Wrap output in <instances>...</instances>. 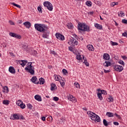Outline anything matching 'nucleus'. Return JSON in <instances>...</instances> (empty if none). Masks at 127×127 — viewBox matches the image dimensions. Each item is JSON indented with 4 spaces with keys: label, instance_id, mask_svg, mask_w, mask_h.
Here are the masks:
<instances>
[{
    "label": "nucleus",
    "instance_id": "21",
    "mask_svg": "<svg viewBox=\"0 0 127 127\" xmlns=\"http://www.w3.org/2000/svg\"><path fill=\"white\" fill-rule=\"evenodd\" d=\"M18 62L19 64H20V65H21V66H22V67H24V66H25V65H26V64H25V63H24V60H18Z\"/></svg>",
    "mask_w": 127,
    "mask_h": 127
},
{
    "label": "nucleus",
    "instance_id": "18",
    "mask_svg": "<svg viewBox=\"0 0 127 127\" xmlns=\"http://www.w3.org/2000/svg\"><path fill=\"white\" fill-rule=\"evenodd\" d=\"M66 27L68 29H72L74 28V26H73V24L71 23H67L66 24Z\"/></svg>",
    "mask_w": 127,
    "mask_h": 127
},
{
    "label": "nucleus",
    "instance_id": "19",
    "mask_svg": "<svg viewBox=\"0 0 127 127\" xmlns=\"http://www.w3.org/2000/svg\"><path fill=\"white\" fill-rule=\"evenodd\" d=\"M10 120H18V116L16 114H13L12 116L10 117Z\"/></svg>",
    "mask_w": 127,
    "mask_h": 127
},
{
    "label": "nucleus",
    "instance_id": "30",
    "mask_svg": "<svg viewBox=\"0 0 127 127\" xmlns=\"http://www.w3.org/2000/svg\"><path fill=\"white\" fill-rule=\"evenodd\" d=\"M55 87H56V84L54 83L52 84L51 87V91H53L54 90H55Z\"/></svg>",
    "mask_w": 127,
    "mask_h": 127
},
{
    "label": "nucleus",
    "instance_id": "2",
    "mask_svg": "<svg viewBox=\"0 0 127 127\" xmlns=\"http://www.w3.org/2000/svg\"><path fill=\"white\" fill-rule=\"evenodd\" d=\"M87 114L92 121H95V122H97V123H100V122H101V118H100V117L94 112L88 111L87 112Z\"/></svg>",
    "mask_w": 127,
    "mask_h": 127
},
{
    "label": "nucleus",
    "instance_id": "24",
    "mask_svg": "<svg viewBox=\"0 0 127 127\" xmlns=\"http://www.w3.org/2000/svg\"><path fill=\"white\" fill-rule=\"evenodd\" d=\"M106 116H107L109 118H113L114 117V114L111 112H107Z\"/></svg>",
    "mask_w": 127,
    "mask_h": 127
},
{
    "label": "nucleus",
    "instance_id": "1",
    "mask_svg": "<svg viewBox=\"0 0 127 127\" xmlns=\"http://www.w3.org/2000/svg\"><path fill=\"white\" fill-rule=\"evenodd\" d=\"M35 28L40 32H43L42 37L43 38H48V34L49 33L47 32V27L45 24H35Z\"/></svg>",
    "mask_w": 127,
    "mask_h": 127
},
{
    "label": "nucleus",
    "instance_id": "29",
    "mask_svg": "<svg viewBox=\"0 0 127 127\" xmlns=\"http://www.w3.org/2000/svg\"><path fill=\"white\" fill-rule=\"evenodd\" d=\"M28 66H27V68H34V66H32V63L29 62L27 64Z\"/></svg>",
    "mask_w": 127,
    "mask_h": 127
},
{
    "label": "nucleus",
    "instance_id": "10",
    "mask_svg": "<svg viewBox=\"0 0 127 127\" xmlns=\"http://www.w3.org/2000/svg\"><path fill=\"white\" fill-rule=\"evenodd\" d=\"M23 25L26 28L29 29L30 28V26H31V23L29 21H26L23 23Z\"/></svg>",
    "mask_w": 127,
    "mask_h": 127
},
{
    "label": "nucleus",
    "instance_id": "50",
    "mask_svg": "<svg viewBox=\"0 0 127 127\" xmlns=\"http://www.w3.org/2000/svg\"><path fill=\"white\" fill-rule=\"evenodd\" d=\"M33 52V55H36L37 54V52L34 50L32 51Z\"/></svg>",
    "mask_w": 127,
    "mask_h": 127
},
{
    "label": "nucleus",
    "instance_id": "38",
    "mask_svg": "<svg viewBox=\"0 0 127 127\" xmlns=\"http://www.w3.org/2000/svg\"><path fill=\"white\" fill-rule=\"evenodd\" d=\"M114 116H115L117 118V119H118L119 120H121L122 119V117H121V116L118 115L117 113H115L114 114Z\"/></svg>",
    "mask_w": 127,
    "mask_h": 127
},
{
    "label": "nucleus",
    "instance_id": "15",
    "mask_svg": "<svg viewBox=\"0 0 127 127\" xmlns=\"http://www.w3.org/2000/svg\"><path fill=\"white\" fill-rule=\"evenodd\" d=\"M35 99L38 102H41L42 101V99L41 98V96L39 95H36L35 96Z\"/></svg>",
    "mask_w": 127,
    "mask_h": 127
},
{
    "label": "nucleus",
    "instance_id": "60",
    "mask_svg": "<svg viewBox=\"0 0 127 127\" xmlns=\"http://www.w3.org/2000/svg\"><path fill=\"white\" fill-rule=\"evenodd\" d=\"M68 49L69 51H73V48L72 47H69Z\"/></svg>",
    "mask_w": 127,
    "mask_h": 127
},
{
    "label": "nucleus",
    "instance_id": "47",
    "mask_svg": "<svg viewBox=\"0 0 127 127\" xmlns=\"http://www.w3.org/2000/svg\"><path fill=\"white\" fill-rule=\"evenodd\" d=\"M83 63L86 65V66H89V63L87 62L86 60H84Z\"/></svg>",
    "mask_w": 127,
    "mask_h": 127
},
{
    "label": "nucleus",
    "instance_id": "44",
    "mask_svg": "<svg viewBox=\"0 0 127 127\" xmlns=\"http://www.w3.org/2000/svg\"><path fill=\"white\" fill-rule=\"evenodd\" d=\"M18 120H25L24 117L22 115H19L18 116Z\"/></svg>",
    "mask_w": 127,
    "mask_h": 127
},
{
    "label": "nucleus",
    "instance_id": "55",
    "mask_svg": "<svg viewBox=\"0 0 127 127\" xmlns=\"http://www.w3.org/2000/svg\"><path fill=\"white\" fill-rule=\"evenodd\" d=\"M79 43H78V41L77 40H75L74 43H73V45H78Z\"/></svg>",
    "mask_w": 127,
    "mask_h": 127
},
{
    "label": "nucleus",
    "instance_id": "57",
    "mask_svg": "<svg viewBox=\"0 0 127 127\" xmlns=\"http://www.w3.org/2000/svg\"><path fill=\"white\" fill-rule=\"evenodd\" d=\"M110 5H111V6H112V7H114V6L115 5V2H113L111 3Z\"/></svg>",
    "mask_w": 127,
    "mask_h": 127
},
{
    "label": "nucleus",
    "instance_id": "39",
    "mask_svg": "<svg viewBox=\"0 0 127 127\" xmlns=\"http://www.w3.org/2000/svg\"><path fill=\"white\" fill-rule=\"evenodd\" d=\"M76 59H77V60H79V61H82V58L81 57V55L76 56Z\"/></svg>",
    "mask_w": 127,
    "mask_h": 127
},
{
    "label": "nucleus",
    "instance_id": "5",
    "mask_svg": "<svg viewBox=\"0 0 127 127\" xmlns=\"http://www.w3.org/2000/svg\"><path fill=\"white\" fill-rule=\"evenodd\" d=\"M112 67L115 71H117L118 72H122V71L124 70V67L121 65H112Z\"/></svg>",
    "mask_w": 127,
    "mask_h": 127
},
{
    "label": "nucleus",
    "instance_id": "49",
    "mask_svg": "<svg viewBox=\"0 0 127 127\" xmlns=\"http://www.w3.org/2000/svg\"><path fill=\"white\" fill-rule=\"evenodd\" d=\"M123 36H124L125 37H127V32H125L122 34Z\"/></svg>",
    "mask_w": 127,
    "mask_h": 127
},
{
    "label": "nucleus",
    "instance_id": "13",
    "mask_svg": "<svg viewBox=\"0 0 127 127\" xmlns=\"http://www.w3.org/2000/svg\"><path fill=\"white\" fill-rule=\"evenodd\" d=\"M9 72L11 73V74H15V69H14V67L10 66L9 67Z\"/></svg>",
    "mask_w": 127,
    "mask_h": 127
},
{
    "label": "nucleus",
    "instance_id": "46",
    "mask_svg": "<svg viewBox=\"0 0 127 127\" xmlns=\"http://www.w3.org/2000/svg\"><path fill=\"white\" fill-rule=\"evenodd\" d=\"M60 84H61L62 87H63L65 85V82H64V80H62L61 81H60Z\"/></svg>",
    "mask_w": 127,
    "mask_h": 127
},
{
    "label": "nucleus",
    "instance_id": "61",
    "mask_svg": "<svg viewBox=\"0 0 127 127\" xmlns=\"http://www.w3.org/2000/svg\"><path fill=\"white\" fill-rule=\"evenodd\" d=\"M51 53L52 54H53L54 55H56V53H55V52L54 51H52L51 52Z\"/></svg>",
    "mask_w": 127,
    "mask_h": 127
},
{
    "label": "nucleus",
    "instance_id": "56",
    "mask_svg": "<svg viewBox=\"0 0 127 127\" xmlns=\"http://www.w3.org/2000/svg\"><path fill=\"white\" fill-rule=\"evenodd\" d=\"M73 36H74V37H75L76 38V39H77V40H79V37H78V36H77V35L74 34L73 35Z\"/></svg>",
    "mask_w": 127,
    "mask_h": 127
},
{
    "label": "nucleus",
    "instance_id": "28",
    "mask_svg": "<svg viewBox=\"0 0 127 127\" xmlns=\"http://www.w3.org/2000/svg\"><path fill=\"white\" fill-rule=\"evenodd\" d=\"M11 4L12 5H13L14 6H16V7H18V8H21V6L17 4H16L14 2H12L11 3Z\"/></svg>",
    "mask_w": 127,
    "mask_h": 127
},
{
    "label": "nucleus",
    "instance_id": "9",
    "mask_svg": "<svg viewBox=\"0 0 127 127\" xmlns=\"http://www.w3.org/2000/svg\"><path fill=\"white\" fill-rule=\"evenodd\" d=\"M56 36L57 39H59L60 40L63 41V40H64L65 39V37H64V36L61 35L59 33H57L56 34Z\"/></svg>",
    "mask_w": 127,
    "mask_h": 127
},
{
    "label": "nucleus",
    "instance_id": "8",
    "mask_svg": "<svg viewBox=\"0 0 127 127\" xmlns=\"http://www.w3.org/2000/svg\"><path fill=\"white\" fill-rule=\"evenodd\" d=\"M9 35H10V36H11V37H14L15 38H17V39H20V38H21V36L19 35H17L12 32H10L9 33Z\"/></svg>",
    "mask_w": 127,
    "mask_h": 127
},
{
    "label": "nucleus",
    "instance_id": "36",
    "mask_svg": "<svg viewBox=\"0 0 127 127\" xmlns=\"http://www.w3.org/2000/svg\"><path fill=\"white\" fill-rule=\"evenodd\" d=\"M63 73L64 75H67V74H68V71H67V70H66L65 69H63Z\"/></svg>",
    "mask_w": 127,
    "mask_h": 127
},
{
    "label": "nucleus",
    "instance_id": "43",
    "mask_svg": "<svg viewBox=\"0 0 127 127\" xmlns=\"http://www.w3.org/2000/svg\"><path fill=\"white\" fill-rule=\"evenodd\" d=\"M122 23H124V24H127V20L126 19H122Z\"/></svg>",
    "mask_w": 127,
    "mask_h": 127
},
{
    "label": "nucleus",
    "instance_id": "48",
    "mask_svg": "<svg viewBox=\"0 0 127 127\" xmlns=\"http://www.w3.org/2000/svg\"><path fill=\"white\" fill-rule=\"evenodd\" d=\"M38 10L41 13H42V9L41 8V7L38 6Z\"/></svg>",
    "mask_w": 127,
    "mask_h": 127
},
{
    "label": "nucleus",
    "instance_id": "7",
    "mask_svg": "<svg viewBox=\"0 0 127 127\" xmlns=\"http://www.w3.org/2000/svg\"><path fill=\"white\" fill-rule=\"evenodd\" d=\"M34 67L33 68H28V67H25V70L27 71V72H28L29 73H30L31 75H34V73H35L34 71Z\"/></svg>",
    "mask_w": 127,
    "mask_h": 127
},
{
    "label": "nucleus",
    "instance_id": "34",
    "mask_svg": "<svg viewBox=\"0 0 127 127\" xmlns=\"http://www.w3.org/2000/svg\"><path fill=\"white\" fill-rule=\"evenodd\" d=\"M86 5H87L88 6H92V2L90 1H87L86 2Z\"/></svg>",
    "mask_w": 127,
    "mask_h": 127
},
{
    "label": "nucleus",
    "instance_id": "58",
    "mask_svg": "<svg viewBox=\"0 0 127 127\" xmlns=\"http://www.w3.org/2000/svg\"><path fill=\"white\" fill-rule=\"evenodd\" d=\"M104 73H110V72H111V71L110 70H106V69H104Z\"/></svg>",
    "mask_w": 127,
    "mask_h": 127
},
{
    "label": "nucleus",
    "instance_id": "45",
    "mask_svg": "<svg viewBox=\"0 0 127 127\" xmlns=\"http://www.w3.org/2000/svg\"><path fill=\"white\" fill-rule=\"evenodd\" d=\"M119 64H121V65H123V66H125V63L124 62V61L122 60L119 61Z\"/></svg>",
    "mask_w": 127,
    "mask_h": 127
},
{
    "label": "nucleus",
    "instance_id": "63",
    "mask_svg": "<svg viewBox=\"0 0 127 127\" xmlns=\"http://www.w3.org/2000/svg\"><path fill=\"white\" fill-rule=\"evenodd\" d=\"M122 58H123V59H124V60H127V58L126 56H122Z\"/></svg>",
    "mask_w": 127,
    "mask_h": 127
},
{
    "label": "nucleus",
    "instance_id": "62",
    "mask_svg": "<svg viewBox=\"0 0 127 127\" xmlns=\"http://www.w3.org/2000/svg\"><path fill=\"white\" fill-rule=\"evenodd\" d=\"M88 14H90V15H93V14H94V11H91V12H89Z\"/></svg>",
    "mask_w": 127,
    "mask_h": 127
},
{
    "label": "nucleus",
    "instance_id": "20",
    "mask_svg": "<svg viewBox=\"0 0 127 127\" xmlns=\"http://www.w3.org/2000/svg\"><path fill=\"white\" fill-rule=\"evenodd\" d=\"M103 65L106 67H108L109 66H111V65H112V63L110 62L106 61L105 63H104Z\"/></svg>",
    "mask_w": 127,
    "mask_h": 127
},
{
    "label": "nucleus",
    "instance_id": "22",
    "mask_svg": "<svg viewBox=\"0 0 127 127\" xmlns=\"http://www.w3.org/2000/svg\"><path fill=\"white\" fill-rule=\"evenodd\" d=\"M87 49L89 50V51H94V47L92 45H89L87 46Z\"/></svg>",
    "mask_w": 127,
    "mask_h": 127
},
{
    "label": "nucleus",
    "instance_id": "6",
    "mask_svg": "<svg viewBox=\"0 0 127 127\" xmlns=\"http://www.w3.org/2000/svg\"><path fill=\"white\" fill-rule=\"evenodd\" d=\"M16 104L21 108V109H25V104H23L22 101L18 100L16 102Z\"/></svg>",
    "mask_w": 127,
    "mask_h": 127
},
{
    "label": "nucleus",
    "instance_id": "64",
    "mask_svg": "<svg viewBox=\"0 0 127 127\" xmlns=\"http://www.w3.org/2000/svg\"><path fill=\"white\" fill-rule=\"evenodd\" d=\"M42 121H43V122H44L46 121V118H45V117H42Z\"/></svg>",
    "mask_w": 127,
    "mask_h": 127
},
{
    "label": "nucleus",
    "instance_id": "12",
    "mask_svg": "<svg viewBox=\"0 0 127 127\" xmlns=\"http://www.w3.org/2000/svg\"><path fill=\"white\" fill-rule=\"evenodd\" d=\"M37 80V77H36V76H33L31 79V81H32L34 84H38L39 83V82L36 81Z\"/></svg>",
    "mask_w": 127,
    "mask_h": 127
},
{
    "label": "nucleus",
    "instance_id": "35",
    "mask_svg": "<svg viewBox=\"0 0 127 127\" xmlns=\"http://www.w3.org/2000/svg\"><path fill=\"white\" fill-rule=\"evenodd\" d=\"M74 85L76 88H80V84L77 82H75Z\"/></svg>",
    "mask_w": 127,
    "mask_h": 127
},
{
    "label": "nucleus",
    "instance_id": "23",
    "mask_svg": "<svg viewBox=\"0 0 127 127\" xmlns=\"http://www.w3.org/2000/svg\"><path fill=\"white\" fill-rule=\"evenodd\" d=\"M2 92H3V93H8V87L5 86L4 87H3Z\"/></svg>",
    "mask_w": 127,
    "mask_h": 127
},
{
    "label": "nucleus",
    "instance_id": "33",
    "mask_svg": "<svg viewBox=\"0 0 127 127\" xmlns=\"http://www.w3.org/2000/svg\"><path fill=\"white\" fill-rule=\"evenodd\" d=\"M103 125L105 126V127H108V125L109 124H108V122H107V120L106 119L103 120Z\"/></svg>",
    "mask_w": 127,
    "mask_h": 127
},
{
    "label": "nucleus",
    "instance_id": "27",
    "mask_svg": "<svg viewBox=\"0 0 127 127\" xmlns=\"http://www.w3.org/2000/svg\"><path fill=\"white\" fill-rule=\"evenodd\" d=\"M3 105H5L6 106H8V105H9V101L7 100H3Z\"/></svg>",
    "mask_w": 127,
    "mask_h": 127
},
{
    "label": "nucleus",
    "instance_id": "54",
    "mask_svg": "<svg viewBox=\"0 0 127 127\" xmlns=\"http://www.w3.org/2000/svg\"><path fill=\"white\" fill-rule=\"evenodd\" d=\"M68 97L69 98H70L71 100H74V96H73V95H69Z\"/></svg>",
    "mask_w": 127,
    "mask_h": 127
},
{
    "label": "nucleus",
    "instance_id": "26",
    "mask_svg": "<svg viewBox=\"0 0 127 127\" xmlns=\"http://www.w3.org/2000/svg\"><path fill=\"white\" fill-rule=\"evenodd\" d=\"M39 81H40V85L41 84L43 85V84L45 83V80H44V79L42 77L39 79Z\"/></svg>",
    "mask_w": 127,
    "mask_h": 127
},
{
    "label": "nucleus",
    "instance_id": "17",
    "mask_svg": "<svg viewBox=\"0 0 127 127\" xmlns=\"http://www.w3.org/2000/svg\"><path fill=\"white\" fill-rule=\"evenodd\" d=\"M97 91L100 92L101 95H107L108 93H107V91L105 90H101L100 89H97Z\"/></svg>",
    "mask_w": 127,
    "mask_h": 127
},
{
    "label": "nucleus",
    "instance_id": "32",
    "mask_svg": "<svg viewBox=\"0 0 127 127\" xmlns=\"http://www.w3.org/2000/svg\"><path fill=\"white\" fill-rule=\"evenodd\" d=\"M108 101L111 103V102H114V98L112 96H110L108 98Z\"/></svg>",
    "mask_w": 127,
    "mask_h": 127
},
{
    "label": "nucleus",
    "instance_id": "52",
    "mask_svg": "<svg viewBox=\"0 0 127 127\" xmlns=\"http://www.w3.org/2000/svg\"><path fill=\"white\" fill-rule=\"evenodd\" d=\"M48 119L49 120V122H52L53 120V118L51 116L49 117Z\"/></svg>",
    "mask_w": 127,
    "mask_h": 127
},
{
    "label": "nucleus",
    "instance_id": "3",
    "mask_svg": "<svg viewBox=\"0 0 127 127\" xmlns=\"http://www.w3.org/2000/svg\"><path fill=\"white\" fill-rule=\"evenodd\" d=\"M78 29L81 30V31H87V32H90V26L86 24V23H80L78 26Z\"/></svg>",
    "mask_w": 127,
    "mask_h": 127
},
{
    "label": "nucleus",
    "instance_id": "37",
    "mask_svg": "<svg viewBox=\"0 0 127 127\" xmlns=\"http://www.w3.org/2000/svg\"><path fill=\"white\" fill-rule=\"evenodd\" d=\"M54 77H55V80L56 81H60V79H59V76H57L56 74H55Z\"/></svg>",
    "mask_w": 127,
    "mask_h": 127
},
{
    "label": "nucleus",
    "instance_id": "53",
    "mask_svg": "<svg viewBox=\"0 0 127 127\" xmlns=\"http://www.w3.org/2000/svg\"><path fill=\"white\" fill-rule=\"evenodd\" d=\"M9 23H10V25H14V22L11 20L9 21Z\"/></svg>",
    "mask_w": 127,
    "mask_h": 127
},
{
    "label": "nucleus",
    "instance_id": "51",
    "mask_svg": "<svg viewBox=\"0 0 127 127\" xmlns=\"http://www.w3.org/2000/svg\"><path fill=\"white\" fill-rule=\"evenodd\" d=\"M120 13L121 16L122 17H123V16H125V15H124L125 13H123V11H120Z\"/></svg>",
    "mask_w": 127,
    "mask_h": 127
},
{
    "label": "nucleus",
    "instance_id": "40",
    "mask_svg": "<svg viewBox=\"0 0 127 127\" xmlns=\"http://www.w3.org/2000/svg\"><path fill=\"white\" fill-rule=\"evenodd\" d=\"M111 45H112V46H115L116 45H118V43L114 42L113 41H111Z\"/></svg>",
    "mask_w": 127,
    "mask_h": 127
},
{
    "label": "nucleus",
    "instance_id": "25",
    "mask_svg": "<svg viewBox=\"0 0 127 127\" xmlns=\"http://www.w3.org/2000/svg\"><path fill=\"white\" fill-rule=\"evenodd\" d=\"M97 96L98 97V99L99 100H100V101H103V96H102V94L100 93V92H98V93H97Z\"/></svg>",
    "mask_w": 127,
    "mask_h": 127
},
{
    "label": "nucleus",
    "instance_id": "42",
    "mask_svg": "<svg viewBox=\"0 0 127 127\" xmlns=\"http://www.w3.org/2000/svg\"><path fill=\"white\" fill-rule=\"evenodd\" d=\"M53 100L55 101V102H57V101H59V98L55 96L53 98Z\"/></svg>",
    "mask_w": 127,
    "mask_h": 127
},
{
    "label": "nucleus",
    "instance_id": "14",
    "mask_svg": "<svg viewBox=\"0 0 127 127\" xmlns=\"http://www.w3.org/2000/svg\"><path fill=\"white\" fill-rule=\"evenodd\" d=\"M94 26L97 29L101 30V29H103V26H102L101 25H100L99 24H98V23H95Z\"/></svg>",
    "mask_w": 127,
    "mask_h": 127
},
{
    "label": "nucleus",
    "instance_id": "11",
    "mask_svg": "<svg viewBox=\"0 0 127 127\" xmlns=\"http://www.w3.org/2000/svg\"><path fill=\"white\" fill-rule=\"evenodd\" d=\"M23 51H26V52L29 51V48L27 44H25L23 45Z\"/></svg>",
    "mask_w": 127,
    "mask_h": 127
},
{
    "label": "nucleus",
    "instance_id": "31",
    "mask_svg": "<svg viewBox=\"0 0 127 127\" xmlns=\"http://www.w3.org/2000/svg\"><path fill=\"white\" fill-rule=\"evenodd\" d=\"M76 39H74V38H72V39L70 40V43L71 45L72 46H74V43L75 42V41Z\"/></svg>",
    "mask_w": 127,
    "mask_h": 127
},
{
    "label": "nucleus",
    "instance_id": "59",
    "mask_svg": "<svg viewBox=\"0 0 127 127\" xmlns=\"http://www.w3.org/2000/svg\"><path fill=\"white\" fill-rule=\"evenodd\" d=\"M114 125H115V126H119V124L118 122H114Z\"/></svg>",
    "mask_w": 127,
    "mask_h": 127
},
{
    "label": "nucleus",
    "instance_id": "41",
    "mask_svg": "<svg viewBox=\"0 0 127 127\" xmlns=\"http://www.w3.org/2000/svg\"><path fill=\"white\" fill-rule=\"evenodd\" d=\"M27 107L29 110H31L32 109V105H31L30 104H28L27 105Z\"/></svg>",
    "mask_w": 127,
    "mask_h": 127
},
{
    "label": "nucleus",
    "instance_id": "4",
    "mask_svg": "<svg viewBox=\"0 0 127 127\" xmlns=\"http://www.w3.org/2000/svg\"><path fill=\"white\" fill-rule=\"evenodd\" d=\"M44 5L46 6L50 11L53 10V5H52V4L50 2L48 1L44 2Z\"/></svg>",
    "mask_w": 127,
    "mask_h": 127
},
{
    "label": "nucleus",
    "instance_id": "16",
    "mask_svg": "<svg viewBox=\"0 0 127 127\" xmlns=\"http://www.w3.org/2000/svg\"><path fill=\"white\" fill-rule=\"evenodd\" d=\"M103 59H104V60H109L110 59V55H109V54H104L103 55Z\"/></svg>",
    "mask_w": 127,
    "mask_h": 127
}]
</instances>
